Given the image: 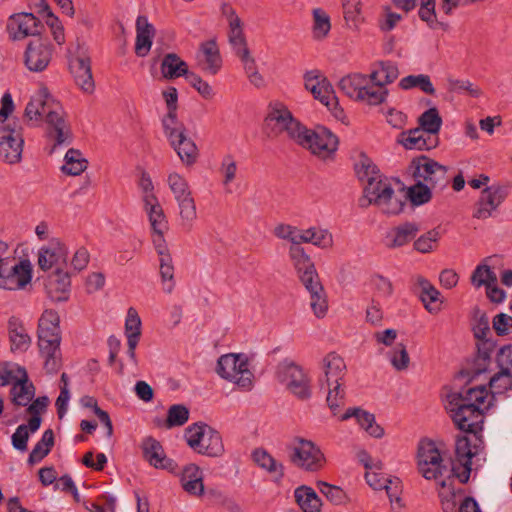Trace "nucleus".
I'll use <instances>...</instances> for the list:
<instances>
[{
  "label": "nucleus",
  "instance_id": "f257e3e1",
  "mask_svg": "<svg viewBox=\"0 0 512 512\" xmlns=\"http://www.w3.org/2000/svg\"><path fill=\"white\" fill-rule=\"evenodd\" d=\"M24 117L32 124L45 121L46 136L54 141L50 154L55 147L69 145L72 142V132L65 119V111L61 103L54 99L46 87H41L28 102Z\"/></svg>",
  "mask_w": 512,
  "mask_h": 512
},
{
  "label": "nucleus",
  "instance_id": "f03ea898",
  "mask_svg": "<svg viewBox=\"0 0 512 512\" xmlns=\"http://www.w3.org/2000/svg\"><path fill=\"white\" fill-rule=\"evenodd\" d=\"M489 391L484 385L464 388L447 395L446 408L458 429L468 433H480L484 422V410Z\"/></svg>",
  "mask_w": 512,
  "mask_h": 512
},
{
  "label": "nucleus",
  "instance_id": "7ed1b4c3",
  "mask_svg": "<svg viewBox=\"0 0 512 512\" xmlns=\"http://www.w3.org/2000/svg\"><path fill=\"white\" fill-rule=\"evenodd\" d=\"M301 243H310V228L306 230L296 228L289 256L301 283L310 294V306L314 315L317 318H323L328 310L326 293L315 265L310 256L305 253L304 248L300 246Z\"/></svg>",
  "mask_w": 512,
  "mask_h": 512
},
{
  "label": "nucleus",
  "instance_id": "20e7f679",
  "mask_svg": "<svg viewBox=\"0 0 512 512\" xmlns=\"http://www.w3.org/2000/svg\"><path fill=\"white\" fill-rule=\"evenodd\" d=\"M473 437H458L455 444V458L451 463L452 475L460 483L469 481L472 471V459L480 460L484 450V443L479 433H472Z\"/></svg>",
  "mask_w": 512,
  "mask_h": 512
},
{
  "label": "nucleus",
  "instance_id": "39448f33",
  "mask_svg": "<svg viewBox=\"0 0 512 512\" xmlns=\"http://www.w3.org/2000/svg\"><path fill=\"white\" fill-rule=\"evenodd\" d=\"M371 204L378 206L383 213L396 215L403 210L404 202L395 196L391 183L383 176L364 187V196L359 206L367 208Z\"/></svg>",
  "mask_w": 512,
  "mask_h": 512
},
{
  "label": "nucleus",
  "instance_id": "423d86ee",
  "mask_svg": "<svg viewBox=\"0 0 512 512\" xmlns=\"http://www.w3.org/2000/svg\"><path fill=\"white\" fill-rule=\"evenodd\" d=\"M245 354L229 353L222 355L217 361L218 375L243 391H250L254 386V375L249 369Z\"/></svg>",
  "mask_w": 512,
  "mask_h": 512
},
{
  "label": "nucleus",
  "instance_id": "0eeeda50",
  "mask_svg": "<svg viewBox=\"0 0 512 512\" xmlns=\"http://www.w3.org/2000/svg\"><path fill=\"white\" fill-rule=\"evenodd\" d=\"M339 88L349 98L371 106L383 103L388 96L387 89H375L361 73L344 76L339 81Z\"/></svg>",
  "mask_w": 512,
  "mask_h": 512
},
{
  "label": "nucleus",
  "instance_id": "6e6552de",
  "mask_svg": "<svg viewBox=\"0 0 512 512\" xmlns=\"http://www.w3.org/2000/svg\"><path fill=\"white\" fill-rule=\"evenodd\" d=\"M295 143L308 149L319 159L329 160L334 158L339 141L336 135L324 127L311 130L303 126Z\"/></svg>",
  "mask_w": 512,
  "mask_h": 512
},
{
  "label": "nucleus",
  "instance_id": "1a4fd4ad",
  "mask_svg": "<svg viewBox=\"0 0 512 512\" xmlns=\"http://www.w3.org/2000/svg\"><path fill=\"white\" fill-rule=\"evenodd\" d=\"M277 378L295 397L300 400L311 398V379L302 366L284 359L277 366Z\"/></svg>",
  "mask_w": 512,
  "mask_h": 512
},
{
  "label": "nucleus",
  "instance_id": "9d476101",
  "mask_svg": "<svg viewBox=\"0 0 512 512\" xmlns=\"http://www.w3.org/2000/svg\"><path fill=\"white\" fill-rule=\"evenodd\" d=\"M265 126L270 135L277 136L286 132L288 137L295 142L304 125L293 117L286 105L281 102H273L269 105Z\"/></svg>",
  "mask_w": 512,
  "mask_h": 512
},
{
  "label": "nucleus",
  "instance_id": "9b49d317",
  "mask_svg": "<svg viewBox=\"0 0 512 512\" xmlns=\"http://www.w3.org/2000/svg\"><path fill=\"white\" fill-rule=\"evenodd\" d=\"M305 88L309 90L313 97L325 105L333 115L340 119L344 115V110L339 107L338 99L334 89L326 76L318 69L307 71L304 75Z\"/></svg>",
  "mask_w": 512,
  "mask_h": 512
},
{
  "label": "nucleus",
  "instance_id": "f8f14e48",
  "mask_svg": "<svg viewBox=\"0 0 512 512\" xmlns=\"http://www.w3.org/2000/svg\"><path fill=\"white\" fill-rule=\"evenodd\" d=\"M418 470L427 480H439L445 472L446 465L435 443L430 440L421 441L418 447Z\"/></svg>",
  "mask_w": 512,
  "mask_h": 512
},
{
  "label": "nucleus",
  "instance_id": "ddd939ff",
  "mask_svg": "<svg viewBox=\"0 0 512 512\" xmlns=\"http://www.w3.org/2000/svg\"><path fill=\"white\" fill-rule=\"evenodd\" d=\"M411 166L414 178L429 185L431 188L442 190L447 186V168L435 160L422 155L415 158Z\"/></svg>",
  "mask_w": 512,
  "mask_h": 512
},
{
  "label": "nucleus",
  "instance_id": "4468645a",
  "mask_svg": "<svg viewBox=\"0 0 512 512\" xmlns=\"http://www.w3.org/2000/svg\"><path fill=\"white\" fill-rule=\"evenodd\" d=\"M164 133L181 161L186 165L196 162L199 152L195 142L188 136L183 123L164 128Z\"/></svg>",
  "mask_w": 512,
  "mask_h": 512
},
{
  "label": "nucleus",
  "instance_id": "2eb2a0df",
  "mask_svg": "<svg viewBox=\"0 0 512 512\" xmlns=\"http://www.w3.org/2000/svg\"><path fill=\"white\" fill-rule=\"evenodd\" d=\"M24 139L21 129L10 124L0 127V160L14 165L21 161Z\"/></svg>",
  "mask_w": 512,
  "mask_h": 512
},
{
  "label": "nucleus",
  "instance_id": "dca6fc26",
  "mask_svg": "<svg viewBox=\"0 0 512 512\" xmlns=\"http://www.w3.org/2000/svg\"><path fill=\"white\" fill-rule=\"evenodd\" d=\"M509 191V184H493L483 189L476 203L473 217L482 220L489 218L506 199Z\"/></svg>",
  "mask_w": 512,
  "mask_h": 512
},
{
  "label": "nucleus",
  "instance_id": "f3484780",
  "mask_svg": "<svg viewBox=\"0 0 512 512\" xmlns=\"http://www.w3.org/2000/svg\"><path fill=\"white\" fill-rule=\"evenodd\" d=\"M496 362L500 371L491 377L489 386L492 394H503L512 388V345L499 349Z\"/></svg>",
  "mask_w": 512,
  "mask_h": 512
},
{
  "label": "nucleus",
  "instance_id": "a211bd4d",
  "mask_svg": "<svg viewBox=\"0 0 512 512\" xmlns=\"http://www.w3.org/2000/svg\"><path fill=\"white\" fill-rule=\"evenodd\" d=\"M291 461L307 471H317L322 468L325 459L321 450L312 441L299 439L293 448Z\"/></svg>",
  "mask_w": 512,
  "mask_h": 512
},
{
  "label": "nucleus",
  "instance_id": "6ab92c4d",
  "mask_svg": "<svg viewBox=\"0 0 512 512\" xmlns=\"http://www.w3.org/2000/svg\"><path fill=\"white\" fill-rule=\"evenodd\" d=\"M32 272L31 262L28 259L20 260L9 270H3L0 288L11 291L24 289L31 282Z\"/></svg>",
  "mask_w": 512,
  "mask_h": 512
},
{
  "label": "nucleus",
  "instance_id": "aec40b11",
  "mask_svg": "<svg viewBox=\"0 0 512 512\" xmlns=\"http://www.w3.org/2000/svg\"><path fill=\"white\" fill-rule=\"evenodd\" d=\"M39 26V20L32 13H18L9 18L7 30L10 38L16 41L38 36Z\"/></svg>",
  "mask_w": 512,
  "mask_h": 512
},
{
  "label": "nucleus",
  "instance_id": "412c9836",
  "mask_svg": "<svg viewBox=\"0 0 512 512\" xmlns=\"http://www.w3.org/2000/svg\"><path fill=\"white\" fill-rule=\"evenodd\" d=\"M323 377L319 379L323 388L333 385H343V379L346 374V364L344 359L335 352L328 353L321 361Z\"/></svg>",
  "mask_w": 512,
  "mask_h": 512
},
{
  "label": "nucleus",
  "instance_id": "4be33fe9",
  "mask_svg": "<svg viewBox=\"0 0 512 512\" xmlns=\"http://www.w3.org/2000/svg\"><path fill=\"white\" fill-rule=\"evenodd\" d=\"M68 251L65 245L57 238L49 241L47 246L40 248L38 253V265L43 271H47L52 267H59L66 264Z\"/></svg>",
  "mask_w": 512,
  "mask_h": 512
},
{
  "label": "nucleus",
  "instance_id": "5701e85b",
  "mask_svg": "<svg viewBox=\"0 0 512 512\" xmlns=\"http://www.w3.org/2000/svg\"><path fill=\"white\" fill-rule=\"evenodd\" d=\"M53 45L50 40L40 35L31 38L27 44L25 64H49L52 59Z\"/></svg>",
  "mask_w": 512,
  "mask_h": 512
},
{
  "label": "nucleus",
  "instance_id": "b1692460",
  "mask_svg": "<svg viewBox=\"0 0 512 512\" xmlns=\"http://www.w3.org/2000/svg\"><path fill=\"white\" fill-rule=\"evenodd\" d=\"M70 285L71 281L68 272L57 267L48 277L46 291L52 301L64 302L69 298Z\"/></svg>",
  "mask_w": 512,
  "mask_h": 512
},
{
  "label": "nucleus",
  "instance_id": "393cba45",
  "mask_svg": "<svg viewBox=\"0 0 512 512\" xmlns=\"http://www.w3.org/2000/svg\"><path fill=\"white\" fill-rule=\"evenodd\" d=\"M143 457L155 468L172 469L173 460L166 457L161 443L153 437H146L142 442Z\"/></svg>",
  "mask_w": 512,
  "mask_h": 512
},
{
  "label": "nucleus",
  "instance_id": "a878e982",
  "mask_svg": "<svg viewBox=\"0 0 512 512\" xmlns=\"http://www.w3.org/2000/svg\"><path fill=\"white\" fill-rule=\"evenodd\" d=\"M354 417L362 429L370 436L381 438L384 435V429L375 422L374 414L358 407L348 408L340 417L341 421Z\"/></svg>",
  "mask_w": 512,
  "mask_h": 512
},
{
  "label": "nucleus",
  "instance_id": "bb28decb",
  "mask_svg": "<svg viewBox=\"0 0 512 512\" xmlns=\"http://www.w3.org/2000/svg\"><path fill=\"white\" fill-rule=\"evenodd\" d=\"M419 231L420 227L415 222L402 223L387 232L385 244L392 249L402 247L412 241Z\"/></svg>",
  "mask_w": 512,
  "mask_h": 512
},
{
  "label": "nucleus",
  "instance_id": "cd10ccee",
  "mask_svg": "<svg viewBox=\"0 0 512 512\" xmlns=\"http://www.w3.org/2000/svg\"><path fill=\"white\" fill-rule=\"evenodd\" d=\"M399 142L409 150H429L437 146L438 138L425 134L419 128L402 132Z\"/></svg>",
  "mask_w": 512,
  "mask_h": 512
},
{
  "label": "nucleus",
  "instance_id": "c85d7f7f",
  "mask_svg": "<svg viewBox=\"0 0 512 512\" xmlns=\"http://www.w3.org/2000/svg\"><path fill=\"white\" fill-rule=\"evenodd\" d=\"M155 36V28L148 21L146 16H138L136 19V41L135 53L138 56H146L152 46V41Z\"/></svg>",
  "mask_w": 512,
  "mask_h": 512
},
{
  "label": "nucleus",
  "instance_id": "c756f323",
  "mask_svg": "<svg viewBox=\"0 0 512 512\" xmlns=\"http://www.w3.org/2000/svg\"><path fill=\"white\" fill-rule=\"evenodd\" d=\"M37 344L40 355L45 359V370L50 374L56 373L61 366V342L38 338Z\"/></svg>",
  "mask_w": 512,
  "mask_h": 512
},
{
  "label": "nucleus",
  "instance_id": "7c9ffc66",
  "mask_svg": "<svg viewBox=\"0 0 512 512\" xmlns=\"http://www.w3.org/2000/svg\"><path fill=\"white\" fill-rule=\"evenodd\" d=\"M60 318L56 311L45 310L38 322L37 337L61 342Z\"/></svg>",
  "mask_w": 512,
  "mask_h": 512
},
{
  "label": "nucleus",
  "instance_id": "2f4dec72",
  "mask_svg": "<svg viewBox=\"0 0 512 512\" xmlns=\"http://www.w3.org/2000/svg\"><path fill=\"white\" fill-rule=\"evenodd\" d=\"M19 379L11 388L12 402L16 406H27L35 395V388L28 380L27 372L24 368H18Z\"/></svg>",
  "mask_w": 512,
  "mask_h": 512
},
{
  "label": "nucleus",
  "instance_id": "473e14b6",
  "mask_svg": "<svg viewBox=\"0 0 512 512\" xmlns=\"http://www.w3.org/2000/svg\"><path fill=\"white\" fill-rule=\"evenodd\" d=\"M8 333L13 352H25L29 349L32 340L19 318L15 316L9 318Z\"/></svg>",
  "mask_w": 512,
  "mask_h": 512
},
{
  "label": "nucleus",
  "instance_id": "72a5a7b5",
  "mask_svg": "<svg viewBox=\"0 0 512 512\" xmlns=\"http://www.w3.org/2000/svg\"><path fill=\"white\" fill-rule=\"evenodd\" d=\"M183 489L194 496L204 494L203 472L196 464H189L184 467L181 475Z\"/></svg>",
  "mask_w": 512,
  "mask_h": 512
},
{
  "label": "nucleus",
  "instance_id": "f704fd0d",
  "mask_svg": "<svg viewBox=\"0 0 512 512\" xmlns=\"http://www.w3.org/2000/svg\"><path fill=\"white\" fill-rule=\"evenodd\" d=\"M195 452L208 457L222 456L224 453V444L220 433L209 426Z\"/></svg>",
  "mask_w": 512,
  "mask_h": 512
},
{
  "label": "nucleus",
  "instance_id": "c9c22d12",
  "mask_svg": "<svg viewBox=\"0 0 512 512\" xmlns=\"http://www.w3.org/2000/svg\"><path fill=\"white\" fill-rule=\"evenodd\" d=\"M417 284L420 288V299L424 307L432 314L441 310L440 292L424 277L417 278Z\"/></svg>",
  "mask_w": 512,
  "mask_h": 512
},
{
  "label": "nucleus",
  "instance_id": "e433bc0d",
  "mask_svg": "<svg viewBox=\"0 0 512 512\" xmlns=\"http://www.w3.org/2000/svg\"><path fill=\"white\" fill-rule=\"evenodd\" d=\"M144 210L148 215L153 232L161 233L168 230V221L158 198L149 197L146 203H144Z\"/></svg>",
  "mask_w": 512,
  "mask_h": 512
},
{
  "label": "nucleus",
  "instance_id": "4c0bfd02",
  "mask_svg": "<svg viewBox=\"0 0 512 512\" xmlns=\"http://www.w3.org/2000/svg\"><path fill=\"white\" fill-rule=\"evenodd\" d=\"M294 497L303 512L321 511L322 501L313 488L300 486L295 489Z\"/></svg>",
  "mask_w": 512,
  "mask_h": 512
},
{
  "label": "nucleus",
  "instance_id": "58836bf2",
  "mask_svg": "<svg viewBox=\"0 0 512 512\" xmlns=\"http://www.w3.org/2000/svg\"><path fill=\"white\" fill-rule=\"evenodd\" d=\"M254 462L270 474H274L277 480L283 478L284 467L282 463L277 462L272 455L265 449L257 448L252 453Z\"/></svg>",
  "mask_w": 512,
  "mask_h": 512
},
{
  "label": "nucleus",
  "instance_id": "ea45409f",
  "mask_svg": "<svg viewBox=\"0 0 512 512\" xmlns=\"http://www.w3.org/2000/svg\"><path fill=\"white\" fill-rule=\"evenodd\" d=\"M495 349V343L491 340L477 342V355L472 367V373L479 375L486 372L491 363V356Z\"/></svg>",
  "mask_w": 512,
  "mask_h": 512
},
{
  "label": "nucleus",
  "instance_id": "a19ab883",
  "mask_svg": "<svg viewBox=\"0 0 512 512\" xmlns=\"http://www.w3.org/2000/svg\"><path fill=\"white\" fill-rule=\"evenodd\" d=\"M399 76L397 66H379L368 76L369 84L375 89H386L385 86L394 82Z\"/></svg>",
  "mask_w": 512,
  "mask_h": 512
},
{
  "label": "nucleus",
  "instance_id": "79ce46f5",
  "mask_svg": "<svg viewBox=\"0 0 512 512\" xmlns=\"http://www.w3.org/2000/svg\"><path fill=\"white\" fill-rule=\"evenodd\" d=\"M228 40L241 62L249 63L255 61L247 47L243 29L228 30Z\"/></svg>",
  "mask_w": 512,
  "mask_h": 512
},
{
  "label": "nucleus",
  "instance_id": "37998d69",
  "mask_svg": "<svg viewBox=\"0 0 512 512\" xmlns=\"http://www.w3.org/2000/svg\"><path fill=\"white\" fill-rule=\"evenodd\" d=\"M54 445V432L52 429H47L42 434L41 439L33 447L28 457V463L34 465L42 461L47 456Z\"/></svg>",
  "mask_w": 512,
  "mask_h": 512
},
{
  "label": "nucleus",
  "instance_id": "c03bdc74",
  "mask_svg": "<svg viewBox=\"0 0 512 512\" xmlns=\"http://www.w3.org/2000/svg\"><path fill=\"white\" fill-rule=\"evenodd\" d=\"M491 257L483 260V263L476 266L471 274L470 282L475 288L488 286L489 284H497V276L491 267L486 263Z\"/></svg>",
  "mask_w": 512,
  "mask_h": 512
},
{
  "label": "nucleus",
  "instance_id": "a18cd8bd",
  "mask_svg": "<svg viewBox=\"0 0 512 512\" xmlns=\"http://www.w3.org/2000/svg\"><path fill=\"white\" fill-rule=\"evenodd\" d=\"M312 36L315 40L325 39L331 30L330 16L322 8L312 10Z\"/></svg>",
  "mask_w": 512,
  "mask_h": 512
},
{
  "label": "nucleus",
  "instance_id": "49530a36",
  "mask_svg": "<svg viewBox=\"0 0 512 512\" xmlns=\"http://www.w3.org/2000/svg\"><path fill=\"white\" fill-rule=\"evenodd\" d=\"M70 73L74 78L76 85L87 94H91L95 89L91 66H69Z\"/></svg>",
  "mask_w": 512,
  "mask_h": 512
},
{
  "label": "nucleus",
  "instance_id": "de8ad7c7",
  "mask_svg": "<svg viewBox=\"0 0 512 512\" xmlns=\"http://www.w3.org/2000/svg\"><path fill=\"white\" fill-rule=\"evenodd\" d=\"M420 130L425 131V134L437 137L438 132L441 129L442 118L439 115L438 110L433 107L426 110L418 119Z\"/></svg>",
  "mask_w": 512,
  "mask_h": 512
},
{
  "label": "nucleus",
  "instance_id": "09e8293b",
  "mask_svg": "<svg viewBox=\"0 0 512 512\" xmlns=\"http://www.w3.org/2000/svg\"><path fill=\"white\" fill-rule=\"evenodd\" d=\"M355 171L359 180L366 184L382 176L377 166L365 154L360 155L359 161L355 164Z\"/></svg>",
  "mask_w": 512,
  "mask_h": 512
},
{
  "label": "nucleus",
  "instance_id": "8fccbe9b",
  "mask_svg": "<svg viewBox=\"0 0 512 512\" xmlns=\"http://www.w3.org/2000/svg\"><path fill=\"white\" fill-rule=\"evenodd\" d=\"M163 97L167 106V114L162 120L163 128H169V126L180 123L177 118L178 108V93L175 87H169L163 91Z\"/></svg>",
  "mask_w": 512,
  "mask_h": 512
},
{
  "label": "nucleus",
  "instance_id": "3c124183",
  "mask_svg": "<svg viewBox=\"0 0 512 512\" xmlns=\"http://www.w3.org/2000/svg\"><path fill=\"white\" fill-rule=\"evenodd\" d=\"M87 160L82 157L79 150L69 149L65 155V165L62 171L68 175H79L87 168Z\"/></svg>",
  "mask_w": 512,
  "mask_h": 512
},
{
  "label": "nucleus",
  "instance_id": "603ef678",
  "mask_svg": "<svg viewBox=\"0 0 512 512\" xmlns=\"http://www.w3.org/2000/svg\"><path fill=\"white\" fill-rule=\"evenodd\" d=\"M399 86L404 90H409L412 88H419L426 94L433 95L435 93V89L428 75H408L403 77Z\"/></svg>",
  "mask_w": 512,
  "mask_h": 512
},
{
  "label": "nucleus",
  "instance_id": "864d4df0",
  "mask_svg": "<svg viewBox=\"0 0 512 512\" xmlns=\"http://www.w3.org/2000/svg\"><path fill=\"white\" fill-rule=\"evenodd\" d=\"M179 207V215L181 218V226L190 230L197 218V210L194 198L189 196L185 199L177 201Z\"/></svg>",
  "mask_w": 512,
  "mask_h": 512
},
{
  "label": "nucleus",
  "instance_id": "5fc2aeb1",
  "mask_svg": "<svg viewBox=\"0 0 512 512\" xmlns=\"http://www.w3.org/2000/svg\"><path fill=\"white\" fill-rule=\"evenodd\" d=\"M196 57L199 62L207 64H216L222 61L219 47L214 39L202 42L199 45Z\"/></svg>",
  "mask_w": 512,
  "mask_h": 512
},
{
  "label": "nucleus",
  "instance_id": "6e6d98bb",
  "mask_svg": "<svg viewBox=\"0 0 512 512\" xmlns=\"http://www.w3.org/2000/svg\"><path fill=\"white\" fill-rule=\"evenodd\" d=\"M48 397L41 396L36 398L27 408V412L31 414V418L28 420L31 433H35L41 426L43 413L48 405Z\"/></svg>",
  "mask_w": 512,
  "mask_h": 512
},
{
  "label": "nucleus",
  "instance_id": "4d7b16f0",
  "mask_svg": "<svg viewBox=\"0 0 512 512\" xmlns=\"http://www.w3.org/2000/svg\"><path fill=\"white\" fill-rule=\"evenodd\" d=\"M160 275L163 283V290L166 293H171L175 287L174 280V265L171 255H163L159 257Z\"/></svg>",
  "mask_w": 512,
  "mask_h": 512
},
{
  "label": "nucleus",
  "instance_id": "13d9d810",
  "mask_svg": "<svg viewBox=\"0 0 512 512\" xmlns=\"http://www.w3.org/2000/svg\"><path fill=\"white\" fill-rule=\"evenodd\" d=\"M168 185L172 193L174 194L175 200L180 201L189 196H192L189 185L186 179L180 174L173 172L168 175Z\"/></svg>",
  "mask_w": 512,
  "mask_h": 512
},
{
  "label": "nucleus",
  "instance_id": "bf43d9fd",
  "mask_svg": "<svg viewBox=\"0 0 512 512\" xmlns=\"http://www.w3.org/2000/svg\"><path fill=\"white\" fill-rule=\"evenodd\" d=\"M189 419V410L181 404L172 405L167 412L165 422L166 428H173L184 425Z\"/></svg>",
  "mask_w": 512,
  "mask_h": 512
},
{
  "label": "nucleus",
  "instance_id": "052dcab7",
  "mask_svg": "<svg viewBox=\"0 0 512 512\" xmlns=\"http://www.w3.org/2000/svg\"><path fill=\"white\" fill-rule=\"evenodd\" d=\"M431 189L429 185L417 180V183L408 190V196L412 204L418 206L429 202L432 197Z\"/></svg>",
  "mask_w": 512,
  "mask_h": 512
},
{
  "label": "nucleus",
  "instance_id": "680f3d73",
  "mask_svg": "<svg viewBox=\"0 0 512 512\" xmlns=\"http://www.w3.org/2000/svg\"><path fill=\"white\" fill-rule=\"evenodd\" d=\"M439 238V231L432 229L414 241V249L420 253H429L436 248Z\"/></svg>",
  "mask_w": 512,
  "mask_h": 512
},
{
  "label": "nucleus",
  "instance_id": "e2e57ef3",
  "mask_svg": "<svg viewBox=\"0 0 512 512\" xmlns=\"http://www.w3.org/2000/svg\"><path fill=\"white\" fill-rule=\"evenodd\" d=\"M125 334L127 340L134 338L139 340L141 335V319L135 308L130 307L125 321Z\"/></svg>",
  "mask_w": 512,
  "mask_h": 512
},
{
  "label": "nucleus",
  "instance_id": "0e129e2a",
  "mask_svg": "<svg viewBox=\"0 0 512 512\" xmlns=\"http://www.w3.org/2000/svg\"><path fill=\"white\" fill-rule=\"evenodd\" d=\"M208 428L209 425L205 423H194L185 429L184 437L189 447L194 451L198 448Z\"/></svg>",
  "mask_w": 512,
  "mask_h": 512
},
{
  "label": "nucleus",
  "instance_id": "69168bd1",
  "mask_svg": "<svg viewBox=\"0 0 512 512\" xmlns=\"http://www.w3.org/2000/svg\"><path fill=\"white\" fill-rule=\"evenodd\" d=\"M383 489H385L387 493L392 509H401L403 504L402 499L400 497L402 492V485L400 479L397 477L393 479L388 478V482H386V485Z\"/></svg>",
  "mask_w": 512,
  "mask_h": 512
},
{
  "label": "nucleus",
  "instance_id": "338daca9",
  "mask_svg": "<svg viewBox=\"0 0 512 512\" xmlns=\"http://www.w3.org/2000/svg\"><path fill=\"white\" fill-rule=\"evenodd\" d=\"M389 359L391 365L397 371L406 370L410 363V357L408 355L406 346L403 343H399L396 347L389 352Z\"/></svg>",
  "mask_w": 512,
  "mask_h": 512
},
{
  "label": "nucleus",
  "instance_id": "774afa93",
  "mask_svg": "<svg viewBox=\"0 0 512 512\" xmlns=\"http://www.w3.org/2000/svg\"><path fill=\"white\" fill-rule=\"evenodd\" d=\"M328 388V394H327V404L329 408L331 409L333 415H337L341 409V407L344 406L345 403V391L342 389V385H333L332 387Z\"/></svg>",
  "mask_w": 512,
  "mask_h": 512
}]
</instances>
